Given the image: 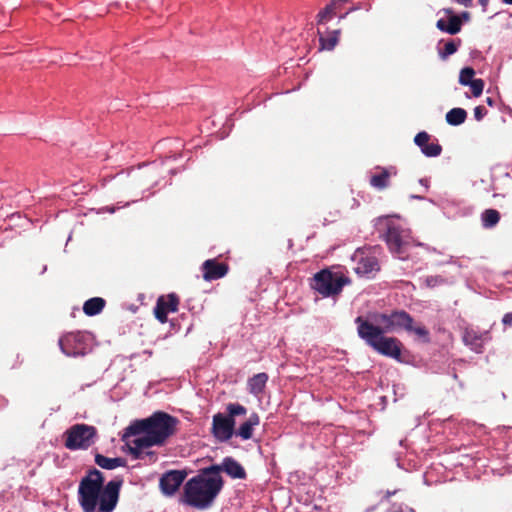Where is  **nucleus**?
<instances>
[{
    "label": "nucleus",
    "instance_id": "f257e3e1",
    "mask_svg": "<svg viewBox=\"0 0 512 512\" xmlns=\"http://www.w3.org/2000/svg\"><path fill=\"white\" fill-rule=\"evenodd\" d=\"M101 471L91 468L80 480L77 499L83 512H113L118 504L122 478H115L104 484Z\"/></svg>",
    "mask_w": 512,
    "mask_h": 512
},
{
    "label": "nucleus",
    "instance_id": "f03ea898",
    "mask_svg": "<svg viewBox=\"0 0 512 512\" xmlns=\"http://www.w3.org/2000/svg\"><path fill=\"white\" fill-rule=\"evenodd\" d=\"M382 239L393 256L400 260H409L414 256L413 250L416 247L424 248L428 252L438 253L436 248L424 243L415 242L411 236L410 229L398 216H381L375 223Z\"/></svg>",
    "mask_w": 512,
    "mask_h": 512
},
{
    "label": "nucleus",
    "instance_id": "7ed1b4c3",
    "mask_svg": "<svg viewBox=\"0 0 512 512\" xmlns=\"http://www.w3.org/2000/svg\"><path fill=\"white\" fill-rule=\"evenodd\" d=\"M222 487V477L206 472L205 468L184 484L183 494L179 501L190 507L205 510L213 504Z\"/></svg>",
    "mask_w": 512,
    "mask_h": 512
},
{
    "label": "nucleus",
    "instance_id": "20e7f679",
    "mask_svg": "<svg viewBox=\"0 0 512 512\" xmlns=\"http://www.w3.org/2000/svg\"><path fill=\"white\" fill-rule=\"evenodd\" d=\"M178 424V418L166 412L157 411L148 418L131 423L123 437L141 435L152 443H156V446H161L174 435Z\"/></svg>",
    "mask_w": 512,
    "mask_h": 512
},
{
    "label": "nucleus",
    "instance_id": "39448f33",
    "mask_svg": "<svg viewBox=\"0 0 512 512\" xmlns=\"http://www.w3.org/2000/svg\"><path fill=\"white\" fill-rule=\"evenodd\" d=\"M357 334L369 347L377 353L399 360L401 357V342L395 337H386L383 330L368 318L358 316L355 319Z\"/></svg>",
    "mask_w": 512,
    "mask_h": 512
},
{
    "label": "nucleus",
    "instance_id": "423d86ee",
    "mask_svg": "<svg viewBox=\"0 0 512 512\" xmlns=\"http://www.w3.org/2000/svg\"><path fill=\"white\" fill-rule=\"evenodd\" d=\"M227 414L218 412L213 415L211 434L218 442H227L234 435L235 417L247 413L246 407L239 403H229L226 406Z\"/></svg>",
    "mask_w": 512,
    "mask_h": 512
},
{
    "label": "nucleus",
    "instance_id": "0eeeda50",
    "mask_svg": "<svg viewBox=\"0 0 512 512\" xmlns=\"http://www.w3.org/2000/svg\"><path fill=\"white\" fill-rule=\"evenodd\" d=\"M348 283L349 279L341 272L322 269L313 276L310 285L322 297L327 298L339 295Z\"/></svg>",
    "mask_w": 512,
    "mask_h": 512
},
{
    "label": "nucleus",
    "instance_id": "6e6552de",
    "mask_svg": "<svg viewBox=\"0 0 512 512\" xmlns=\"http://www.w3.org/2000/svg\"><path fill=\"white\" fill-rule=\"evenodd\" d=\"M383 332H397L400 330L410 331L413 329L414 320L404 310H395L391 313H377L370 320Z\"/></svg>",
    "mask_w": 512,
    "mask_h": 512
},
{
    "label": "nucleus",
    "instance_id": "1a4fd4ad",
    "mask_svg": "<svg viewBox=\"0 0 512 512\" xmlns=\"http://www.w3.org/2000/svg\"><path fill=\"white\" fill-rule=\"evenodd\" d=\"M59 347L69 357L84 356L91 350L92 335L88 332H69L59 339Z\"/></svg>",
    "mask_w": 512,
    "mask_h": 512
},
{
    "label": "nucleus",
    "instance_id": "9d476101",
    "mask_svg": "<svg viewBox=\"0 0 512 512\" xmlns=\"http://www.w3.org/2000/svg\"><path fill=\"white\" fill-rule=\"evenodd\" d=\"M65 447L71 451L86 450L94 444L97 430L87 424H75L66 432Z\"/></svg>",
    "mask_w": 512,
    "mask_h": 512
},
{
    "label": "nucleus",
    "instance_id": "9b49d317",
    "mask_svg": "<svg viewBox=\"0 0 512 512\" xmlns=\"http://www.w3.org/2000/svg\"><path fill=\"white\" fill-rule=\"evenodd\" d=\"M354 272L360 277H371L379 271L378 259L364 248H358L351 256Z\"/></svg>",
    "mask_w": 512,
    "mask_h": 512
},
{
    "label": "nucleus",
    "instance_id": "f8f14e48",
    "mask_svg": "<svg viewBox=\"0 0 512 512\" xmlns=\"http://www.w3.org/2000/svg\"><path fill=\"white\" fill-rule=\"evenodd\" d=\"M156 443H152L149 439L137 435L129 446L130 454L134 459L144 461L145 463H155L158 459V454L152 450Z\"/></svg>",
    "mask_w": 512,
    "mask_h": 512
},
{
    "label": "nucleus",
    "instance_id": "ddd939ff",
    "mask_svg": "<svg viewBox=\"0 0 512 512\" xmlns=\"http://www.w3.org/2000/svg\"><path fill=\"white\" fill-rule=\"evenodd\" d=\"M206 472H211L214 476H221L220 473L225 472L232 479L244 480L247 477L244 467L232 457H225L221 464L207 467Z\"/></svg>",
    "mask_w": 512,
    "mask_h": 512
},
{
    "label": "nucleus",
    "instance_id": "4468645a",
    "mask_svg": "<svg viewBox=\"0 0 512 512\" xmlns=\"http://www.w3.org/2000/svg\"><path fill=\"white\" fill-rule=\"evenodd\" d=\"M187 476L184 470H170L164 473L159 481V487L163 495L173 496L184 482Z\"/></svg>",
    "mask_w": 512,
    "mask_h": 512
},
{
    "label": "nucleus",
    "instance_id": "2eb2a0df",
    "mask_svg": "<svg viewBox=\"0 0 512 512\" xmlns=\"http://www.w3.org/2000/svg\"><path fill=\"white\" fill-rule=\"evenodd\" d=\"M462 338L464 344L475 353H482L484 345L491 340L488 330L480 331L474 328H466Z\"/></svg>",
    "mask_w": 512,
    "mask_h": 512
},
{
    "label": "nucleus",
    "instance_id": "dca6fc26",
    "mask_svg": "<svg viewBox=\"0 0 512 512\" xmlns=\"http://www.w3.org/2000/svg\"><path fill=\"white\" fill-rule=\"evenodd\" d=\"M178 305L179 298L174 293L169 294L167 297H159L154 307L156 319L162 324L166 323L168 320V313L176 312Z\"/></svg>",
    "mask_w": 512,
    "mask_h": 512
},
{
    "label": "nucleus",
    "instance_id": "f3484780",
    "mask_svg": "<svg viewBox=\"0 0 512 512\" xmlns=\"http://www.w3.org/2000/svg\"><path fill=\"white\" fill-rule=\"evenodd\" d=\"M155 165H144L129 172L130 184L133 187L142 188L152 183L155 176Z\"/></svg>",
    "mask_w": 512,
    "mask_h": 512
},
{
    "label": "nucleus",
    "instance_id": "a211bd4d",
    "mask_svg": "<svg viewBox=\"0 0 512 512\" xmlns=\"http://www.w3.org/2000/svg\"><path fill=\"white\" fill-rule=\"evenodd\" d=\"M430 139L431 136L427 132L421 131L415 136L414 142L426 157H437L441 154L442 147L438 140L430 142Z\"/></svg>",
    "mask_w": 512,
    "mask_h": 512
},
{
    "label": "nucleus",
    "instance_id": "6ab92c4d",
    "mask_svg": "<svg viewBox=\"0 0 512 512\" xmlns=\"http://www.w3.org/2000/svg\"><path fill=\"white\" fill-rule=\"evenodd\" d=\"M444 12L447 14V18H440L436 23V27L440 31L450 35L459 33L462 28V21L460 16L454 14L453 10L449 8L444 9Z\"/></svg>",
    "mask_w": 512,
    "mask_h": 512
},
{
    "label": "nucleus",
    "instance_id": "aec40b11",
    "mask_svg": "<svg viewBox=\"0 0 512 512\" xmlns=\"http://www.w3.org/2000/svg\"><path fill=\"white\" fill-rule=\"evenodd\" d=\"M202 272L205 280H217L224 277L228 272L225 263H219L215 259H208L202 264Z\"/></svg>",
    "mask_w": 512,
    "mask_h": 512
},
{
    "label": "nucleus",
    "instance_id": "412c9836",
    "mask_svg": "<svg viewBox=\"0 0 512 512\" xmlns=\"http://www.w3.org/2000/svg\"><path fill=\"white\" fill-rule=\"evenodd\" d=\"M260 424V417L253 412L247 420L243 422L237 430L234 429V435L246 441L253 437L254 428Z\"/></svg>",
    "mask_w": 512,
    "mask_h": 512
},
{
    "label": "nucleus",
    "instance_id": "4be33fe9",
    "mask_svg": "<svg viewBox=\"0 0 512 512\" xmlns=\"http://www.w3.org/2000/svg\"><path fill=\"white\" fill-rule=\"evenodd\" d=\"M268 379L269 377L265 372L253 375L247 381V389L249 393L256 397L260 396L265 390Z\"/></svg>",
    "mask_w": 512,
    "mask_h": 512
},
{
    "label": "nucleus",
    "instance_id": "5701e85b",
    "mask_svg": "<svg viewBox=\"0 0 512 512\" xmlns=\"http://www.w3.org/2000/svg\"><path fill=\"white\" fill-rule=\"evenodd\" d=\"M95 463L106 470H113L126 465V461L122 457L109 458L102 454L95 455Z\"/></svg>",
    "mask_w": 512,
    "mask_h": 512
},
{
    "label": "nucleus",
    "instance_id": "b1692460",
    "mask_svg": "<svg viewBox=\"0 0 512 512\" xmlns=\"http://www.w3.org/2000/svg\"><path fill=\"white\" fill-rule=\"evenodd\" d=\"M347 0H332L329 4L325 6L321 11H319L317 15V23L319 25L325 24L336 14L337 9L340 6L341 2H346Z\"/></svg>",
    "mask_w": 512,
    "mask_h": 512
},
{
    "label": "nucleus",
    "instance_id": "393cba45",
    "mask_svg": "<svg viewBox=\"0 0 512 512\" xmlns=\"http://www.w3.org/2000/svg\"><path fill=\"white\" fill-rule=\"evenodd\" d=\"M105 300L101 297H93L85 301L83 311L88 316H95L102 312L105 307Z\"/></svg>",
    "mask_w": 512,
    "mask_h": 512
},
{
    "label": "nucleus",
    "instance_id": "a878e982",
    "mask_svg": "<svg viewBox=\"0 0 512 512\" xmlns=\"http://www.w3.org/2000/svg\"><path fill=\"white\" fill-rule=\"evenodd\" d=\"M462 41L461 39H451L443 44L441 46V42L437 46L439 57L442 60H446L449 56L453 55L457 52L458 48L460 47Z\"/></svg>",
    "mask_w": 512,
    "mask_h": 512
},
{
    "label": "nucleus",
    "instance_id": "bb28decb",
    "mask_svg": "<svg viewBox=\"0 0 512 512\" xmlns=\"http://www.w3.org/2000/svg\"><path fill=\"white\" fill-rule=\"evenodd\" d=\"M390 172L386 168H381L380 172L374 174L370 178V184L372 187L382 190L389 186Z\"/></svg>",
    "mask_w": 512,
    "mask_h": 512
},
{
    "label": "nucleus",
    "instance_id": "cd10ccee",
    "mask_svg": "<svg viewBox=\"0 0 512 512\" xmlns=\"http://www.w3.org/2000/svg\"><path fill=\"white\" fill-rule=\"evenodd\" d=\"M467 112L463 108H452L446 113V121L451 126H459L465 122Z\"/></svg>",
    "mask_w": 512,
    "mask_h": 512
},
{
    "label": "nucleus",
    "instance_id": "c85d7f7f",
    "mask_svg": "<svg viewBox=\"0 0 512 512\" xmlns=\"http://www.w3.org/2000/svg\"><path fill=\"white\" fill-rule=\"evenodd\" d=\"M500 221V213L496 209H486L481 213L482 226L486 229L495 227Z\"/></svg>",
    "mask_w": 512,
    "mask_h": 512
},
{
    "label": "nucleus",
    "instance_id": "c756f323",
    "mask_svg": "<svg viewBox=\"0 0 512 512\" xmlns=\"http://www.w3.org/2000/svg\"><path fill=\"white\" fill-rule=\"evenodd\" d=\"M340 30H334L327 37L320 36L321 49L331 51L337 45L339 40Z\"/></svg>",
    "mask_w": 512,
    "mask_h": 512
},
{
    "label": "nucleus",
    "instance_id": "7c9ffc66",
    "mask_svg": "<svg viewBox=\"0 0 512 512\" xmlns=\"http://www.w3.org/2000/svg\"><path fill=\"white\" fill-rule=\"evenodd\" d=\"M475 71L472 67H464L459 73V83L463 86L472 84L476 79L474 78Z\"/></svg>",
    "mask_w": 512,
    "mask_h": 512
},
{
    "label": "nucleus",
    "instance_id": "2f4dec72",
    "mask_svg": "<svg viewBox=\"0 0 512 512\" xmlns=\"http://www.w3.org/2000/svg\"><path fill=\"white\" fill-rule=\"evenodd\" d=\"M397 465L399 468L404 469L406 471L416 470L419 467V462L414 458H409L407 460H402L400 458L396 459Z\"/></svg>",
    "mask_w": 512,
    "mask_h": 512
},
{
    "label": "nucleus",
    "instance_id": "473e14b6",
    "mask_svg": "<svg viewBox=\"0 0 512 512\" xmlns=\"http://www.w3.org/2000/svg\"><path fill=\"white\" fill-rule=\"evenodd\" d=\"M424 283L429 288H435L446 283L441 275H429L424 278Z\"/></svg>",
    "mask_w": 512,
    "mask_h": 512
},
{
    "label": "nucleus",
    "instance_id": "72a5a7b5",
    "mask_svg": "<svg viewBox=\"0 0 512 512\" xmlns=\"http://www.w3.org/2000/svg\"><path fill=\"white\" fill-rule=\"evenodd\" d=\"M484 81L482 79H476L472 82V84H469L468 86L471 89V93L474 97H479L484 89Z\"/></svg>",
    "mask_w": 512,
    "mask_h": 512
},
{
    "label": "nucleus",
    "instance_id": "f704fd0d",
    "mask_svg": "<svg viewBox=\"0 0 512 512\" xmlns=\"http://www.w3.org/2000/svg\"><path fill=\"white\" fill-rule=\"evenodd\" d=\"M409 332H414L419 338H421L424 342H429V331L424 326H417L411 329Z\"/></svg>",
    "mask_w": 512,
    "mask_h": 512
},
{
    "label": "nucleus",
    "instance_id": "c9c22d12",
    "mask_svg": "<svg viewBox=\"0 0 512 512\" xmlns=\"http://www.w3.org/2000/svg\"><path fill=\"white\" fill-rule=\"evenodd\" d=\"M487 114V110L485 107L483 106H476L474 108V118L477 120V121H481L485 115Z\"/></svg>",
    "mask_w": 512,
    "mask_h": 512
},
{
    "label": "nucleus",
    "instance_id": "e433bc0d",
    "mask_svg": "<svg viewBox=\"0 0 512 512\" xmlns=\"http://www.w3.org/2000/svg\"><path fill=\"white\" fill-rule=\"evenodd\" d=\"M502 323L505 327L512 326V312H508L503 316Z\"/></svg>",
    "mask_w": 512,
    "mask_h": 512
},
{
    "label": "nucleus",
    "instance_id": "4c0bfd02",
    "mask_svg": "<svg viewBox=\"0 0 512 512\" xmlns=\"http://www.w3.org/2000/svg\"><path fill=\"white\" fill-rule=\"evenodd\" d=\"M420 185L424 186L426 189L429 188V179L428 178H421L419 179Z\"/></svg>",
    "mask_w": 512,
    "mask_h": 512
},
{
    "label": "nucleus",
    "instance_id": "58836bf2",
    "mask_svg": "<svg viewBox=\"0 0 512 512\" xmlns=\"http://www.w3.org/2000/svg\"><path fill=\"white\" fill-rule=\"evenodd\" d=\"M457 2L461 5L468 7L471 5L472 0H457Z\"/></svg>",
    "mask_w": 512,
    "mask_h": 512
},
{
    "label": "nucleus",
    "instance_id": "ea45409f",
    "mask_svg": "<svg viewBox=\"0 0 512 512\" xmlns=\"http://www.w3.org/2000/svg\"><path fill=\"white\" fill-rule=\"evenodd\" d=\"M459 16H460L462 22H463V20L467 21L469 19V13L466 11L462 12Z\"/></svg>",
    "mask_w": 512,
    "mask_h": 512
},
{
    "label": "nucleus",
    "instance_id": "a19ab883",
    "mask_svg": "<svg viewBox=\"0 0 512 512\" xmlns=\"http://www.w3.org/2000/svg\"><path fill=\"white\" fill-rule=\"evenodd\" d=\"M472 460L477 463L481 461V457L479 456V452L476 453L475 456H473Z\"/></svg>",
    "mask_w": 512,
    "mask_h": 512
},
{
    "label": "nucleus",
    "instance_id": "79ce46f5",
    "mask_svg": "<svg viewBox=\"0 0 512 512\" xmlns=\"http://www.w3.org/2000/svg\"><path fill=\"white\" fill-rule=\"evenodd\" d=\"M486 103H487L489 106H493V105H494V100H493L491 97H487V98H486Z\"/></svg>",
    "mask_w": 512,
    "mask_h": 512
},
{
    "label": "nucleus",
    "instance_id": "37998d69",
    "mask_svg": "<svg viewBox=\"0 0 512 512\" xmlns=\"http://www.w3.org/2000/svg\"><path fill=\"white\" fill-rule=\"evenodd\" d=\"M390 512H403V509L401 506H399L398 508H392Z\"/></svg>",
    "mask_w": 512,
    "mask_h": 512
},
{
    "label": "nucleus",
    "instance_id": "c03bdc74",
    "mask_svg": "<svg viewBox=\"0 0 512 512\" xmlns=\"http://www.w3.org/2000/svg\"><path fill=\"white\" fill-rule=\"evenodd\" d=\"M106 210L110 213H113L115 212V208L114 207H106Z\"/></svg>",
    "mask_w": 512,
    "mask_h": 512
},
{
    "label": "nucleus",
    "instance_id": "a18cd8bd",
    "mask_svg": "<svg viewBox=\"0 0 512 512\" xmlns=\"http://www.w3.org/2000/svg\"><path fill=\"white\" fill-rule=\"evenodd\" d=\"M504 4L512 5V0H501Z\"/></svg>",
    "mask_w": 512,
    "mask_h": 512
},
{
    "label": "nucleus",
    "instance_id": "49530a36",
    "mask_svg": "<svg viewBox=\"0 0 512 512\" xmlns=\"http://www.w3.org/2000/svg\"><path fill=\"white\" fill-rule=\"evenodd\" d=\"M395 493H396V491H393V492L387 491V497L389 498L390 496L394 495Z\"/></svg>",
    "mask_w": 512,
    "mask_h": 512
},
{
    "label": "nucleus",
    "instance_id": "de8ad7c7",
    "mask_svg": "<svg viewBox=\"0 0 512 512\" xmlns=\"http://www.w3.org/2000/svg\"><path fill=\"white\" fill-rule=\"evenodd\" d=\"M4 402H5V399H3V398H1V397H0V405H1V406H4V405H5V403H4Z\"/></svg>",
    "mask_w": 512,
    "mask_h": 512
},
{
    "label": "nucleus",
    "instance_id": "09e8293b",
    "mask_svg": "<svg viewBox=\"0 0 512 512\" xmlns=\"http://www.w3.org/2000/svg\"><path fill=\"white\" fill-rule=\"evenodd\" d=\"M349 12H346L344 15H341L340 16V19H344L347 15H348Z\"/></svg>",
    "mask_w": 512,
    "mask_h": 512
},
{
    "label": "nucleus",
    "instance_id": "8fccbe9b",
    "mask_svg": "<svg viewBox=\"0 0 512 512\" xmlns=\"http://www.w3.org/2000/svg\"><path fill=\"white\" fill-rule=\"evenodd\" d=\"M408 512H415L413 508L406 507Z\"/></svg>",
    "mask_w": 512,
    "mask_h": 512
},
{
    "label": "nucleus",
    "instance_id": "3c124183",
    "mask_svg": "<svg viewBox=\"0 0 512 512\" xmlns=\"http://www.w3.org/2000/svg\"><path fill=\"white\" fill-rule=\"evenodd\" d=\"M480 2L481 4L485 5L488 2V0H480Z\"/></svg>",
    "mask_w": 512,
    "mask_h": 512
},
{
    "label": "nucleus",
    "instance_id": "603ef678",
    "mask_svg": "<svg viewBox=\"0 0 512 512\" xmlns=\"http://www.w3.org/2000/svg\"><path fill=\"white\" fill-rule=\"evenodd\" d=\"M413 198H416V199H422L421 196H412Z\"/></svg>",
    "mask_w": 512,
    "mask_h": 512
}]
</instances>
